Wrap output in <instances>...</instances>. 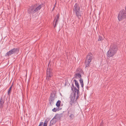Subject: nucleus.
<instances>
[{"instance_id":"nucleus-1","label":"nucleus","mask_w":126,"mask_h":126,"mask_svg":"<svg viewBox=\"0 0 126 126\" xmlns=\"http://www.w3.org/2000/svg\"><path fill=\"white\" fill-rule=\"evenodd\" d=\"M73 12L79 19H80L83 14L81 5L78 3H76L73 7Z\"/></svg>"},{"instance_id":"nucleus-2","label":"nucleus","mask_w":126,"mask_h":126,"mask_svg":"<svg viewBox=\"0 0 126 126\" xmlns=\"http://www.w3.org/2000/svg\"><path fill=\"white\" fill-rule=\"evenodd\" d=\"M44 4L42 3L38 6H37V4H35L32 6L27 9V13L30 14V15H33L34 13L40 10L43 6Z\"/></svg>"},{"instance_id":"nucleus-3","label":"nucleus","mask_w":126,"mask_h":126,"mask_svg":"<svg viewBox=\"0 0 126 126\" xmlns=\"http://www.w3.org/2000/svg\"><path fill=\"white\" fill-rule=\"evenodd\" d=\"M67 115L69 116L70 120H73L74 117V114L75 111L74 108L72 107L67 109Z\"/></svg>"},{"instance_id":"nucleus-4","label":"nucleus","mask_w":126,"mask_h":126,"mask_svg":"<svg viewBox=\"0 0 126 126\" xmlns=\"http://www.w3.org/2000/svg\"><path fill=\"white\" fill-rule=\"evenodd\" d=\"M94 58L93 55L91 53H89L86 57L85 64V67H88L90 64L91 60Z\"/></svg>"},{"instance_id":"nucleus-5","label":"nucleus","mask_w":126,"mask_h":126,"mask_svg":"<svg viewBox=\"0 0 126 126\" xmlns=\"http://www.w3.org/2000/svg\"><path fill=\"white\" fill-rule=\"evenodd\" d=\"M126 18V12L124 10H123L119 13L118 16L119 20L121 21Z\"/></svg>"},{"instance_id":"nucleus-6","label":"nucleus","mask_w":126,"mask_h":126,"mask_svg":"<svg viewBox=\"0 0 126 126\" xmlns=\"http://www.w3.org/2000/svg\"><path fill=\"white\" fill-rule=\"evenodd\" d=\"M18 52V49L15 48L7 52L6 53L5 56L9 57L12 54H17Z\"/></svg>"},{"instance_id":"nucleus-7","label":"nucleus","mask_w":126,"mask_h":126,"mask_svg":"<svg viewBox=\"0 0 126 126\" xmlns=\"http://www.w3.org/2000/svg\"><path fill=\"white\" fill-rule=\"evenodd\" d=\"M52 70L50 69V68L48 67L47 71L46 79L48 80L50 79L51 77L52 76Z\"/></svg>"},{"instance_id":"nucleus-8","label":"nucleus","mask_w":126,"mask_h":126,"mask_svg":"<svg viewBox=\"0 0 126 126\" xmlns=\"http://www.w3.org/2000/svg\"><path fill=\"white\" fill-rule=\"evenodd\" d=\"M117 50V46L115 45L111 48V57L116 52Z\"/></svg>"},{"instance_id":"nucleus-9","label":"nucleus","mask_w":126,"mask_h":126,"mask_svg":"<svg viewBox=\"0 0 126 126\" xmlns=\"http://www.w3.org/2000/svg\"><path fill=\"white\" fill-rule=\"evenodd\" d=\"M55 94L54 93H51L49 98V102L51 104L54 102L55 99Z\"/></svg>"},{"instance_id":"nucleus-10","label":"nucleus","mask_w":126,"mask_h":126,"mask_svg":"<svg viewBox=\"0 0 126 126\" xmlns=\"http://www.w3.org/2000/svg\"><path fill=\"white\" fill-rule=\"evenodd\" d=\"M57 117L55 116L51 120L50 122V126H52L53 124H55L56 122Z\"/></svg>"},{"instance_id":"nucleus-11","label":"nucleus","mask_w":126,"mask_h":126,"mask_svg":"<svg viewBox=\"0 0 126 126\" xmlns=\"http://www.w3.org/2000/svg\"><path fill=\"white\" fill-rule=\"evenodd\" d=\"M4 102V101L1 97L0 100V108H3Z\"/></svg>"},{"instance_id":"nucleus-12","label":"nucleus","mask_w":126,"mask_h":126,"mask_svg":"<svg viewBox=\"0 0 126 126\" xmlns=\"http://www.w3.org/2000/svg\"><path fill=\"white\" fill-rule=\"evenodd\" d=\"M81 75L79 73H76L75 75H74V78H75L76 79L78 78H81Z\"/></svg>"},{"instance_id":"nucleus-13","label":"nucleus","mask_w":126,"mask_h":126,"mask_svg":"<svg viewBox=\"0 0 126 126\" xmlns=\"http://www.w3.org/2000/svg\"><path fill=\"white\" fill-rule=\"evenodd\" d=\"M79 81L81 85V87L83 89L84 83L83 80L82 79L80 78L79 79Z\"/></svg>"},{"instance_id":"nucleus-14","label":"nucleus","mask_w":126,"mask_h":126,"mask_svg":"<svg viewBox=\"0 0 126 126\" xmlns=\"http://www.w3.org/2000/svg\"><path fill=\"white\" fill-rule=\"evenodd\" d=\"M74 81L75 82V86L77 87L78 89H79V87L78 82L76 80H74Z\"/></svg>"},{"instance_id":"nucleus-15","label":"nucleus","mask_w":126,"mask_h":126,"mask_svg":"<svg viewBox=\"0 0 126 126\" xmlns=\"http://www.w3.org/2000/svg\"><path fill=\"white\" fill-rule=\"evenodd\" d=\"M61 103V101L60 100H58L56 104V106L58 107H59L60 106V104Z\"/></svg>"},{"instance_id":"nucleus-16","label":"nucleus","mask_w":126,"mask_h":126,"mask_svg":"<svg viewBox=\"0 0 126 126\" xmlns=\"http://www.w3.org/2000/svg\"><path fill=\"white\" fill-rule=\"evenodd\" d=\"M110 49H109V50L108 51V52H107V58L108 59H109L110 57Z\"/></svg>"},{"instance_id":"nucleus-17","label":"nucleus","mask_w":126,"mask_h":126,"mask_svg":"<svg viewBox=\"0 0 126 126\" xmlns=\"http://www.w3.org/2000/svg\"><path fill=\"white\" fill-rule=\"evenodd\" d=\"M71 90L73 91V89L74 90H76V88L75 87H74L73 83H72V86L71 87Z\"/></svg>"},{"instance_id":"nucleus-18","label":"nucleus","mask_w":126,"mask_h":126,"mask_svg":"<svg viewBox=\"0 0 126 126\" xmlns=\"http://www.w3.org/2000/svg\"><path fill=\"white\" fill-rule=\"evenodd\" d=\"M13 86V84L10 87L9 89L8 90V94L9 95H10V94L11 93V89Z\"/></svg>"},{"instance_id":"nucleus-19","label":"nucleus","mask_w":126,"mask_h":126,"mask_svg":"<svg viewBox=\"0 0 126 126\" xmlns=\"http://www.w3.org/2000/svg\"><path fill=\"white\" fill-rule=\"evenodd\" d=\"M76 90H74L73 91V95L72 96L75 97H76Z\"/></svg>"},{"instance_id":"nucleus-20","label":"nucleus","mask_w":126,"mask_h":126,"mask_svg":"<svg viewBox=\"0 0 126 126\" xmlns=\"http://www.w3.org/2000/svg\"><path fill=\"white\" fill-rule=\"evenodd\" d=\"M59 17H60V15L59 14H58L57 16V18H56V20H57V21H58L59 19Z\"/></svg>"},{"instance_id":"nucleus-21","label":"nucleus","mask_w":126,"mask_h":126,"mask_svg":"<svg viewBox=\"0 0 126 126\" xmlns=\"http://www.w3.org/2000/svg\"><path fill=\"white\" fill-rule=\"evenodd\" d=\"M77 92V95H79V89H76V93Z\"/></svg>"},{"instance_id":"nucleus-22","label":"nucleus","mask_w":126,"mask_h":126,"mask_svg":"<svg viewBox=\"0 0 126 126\" xmlns=\"http://www.w3.org/2000/svg\"><path fill=\"white\" fill-rule=\"evenodd\" d=\"M58 21H57V20H56L55 22V25H54V28H55V27H56L57 26V25L58 23Z\"/></svg>"},{"instance_id":"nucleus-23","label":"nucleus","mask_w":126,"mask_h":126,"mask_svg":"<svg viewBox=\"0 0 126 126\" xmlns=\"http://www.w3.org/2000/svg\"><path fill=\"white\" fill-rule=\"evenodd\" d=\"M102 40V37L101 36H99V38L98 39V41H100Z\"/></svg>"},{"instance_id":"nucleus-24","label":"nucleus","mask_w":126,"mask_h":126,"mask_svg":"<svg viewBox=\"0 0 126 126\" xmlns=\"http://www.w3.org/2000/svg\"><path fill=\"white\" fill-rule=\"evenodd\" d=\"M74 101H73L72 100H70V105L72 106V104L74 103Z\"/></svg>"},{"instance_id":"nucleus-25","label":"nucleus","mask_w":126,"mask_h":126,"mask_svg":"<svg viewBox=\"0 0 126 126\" xmlns=\"http://www.w3.org/2000/svg\"><path fill=\"white\" fill-rule=\"evenodd\" d=\"M57 110H58V109H56L55 108H54V109L52 110V111L53 112H56Z\"/></svg>"},{"instance_id":"nucleus-26","label":"nucleus","mask_w":126,"mask_h":126,"mask_svg":"<svg viewBox=\"0 0 126 126\" xmlns=\"http://www.w3.org/2000/svg\"><path fill=\"white\" fill-rule=\"evenodd\" d=\"M47 126V122L46 120L44 123L43 126Z\"/></svg>"},{"instance_id":"nucleus-27","label":"nucleus","mask_w":126,"mask_h":126,"mask_svg":"<svg viewBox=\"0 0 126 126\" xmlns=\"http://www.w3.org/2000/svg\"><path fill=\"white\" fill-rule=\"evenodd\" d=\"M75 98V97L74 96V97H73V96H72V98H71V99L70 100H71L72 101H72H74Z\"/></svg>"},{"instance_id":"nucleus-28","label":"nucleus","mask_w":126,"mask_h":126,"mask_svg":"<svg viewBox=\"0 0 126 126\" xmlns=\"http://www.w3.org/2000/svg\"><path fill=\"white\" fill-rule=\"evenodd\" d=\"M43 122H41L38 126H43Z\"/></svg>"},{"instance_id":"nucleus-29","label":"nucleus","mask_w":126,"mask_h":126,"mask_svg":"<svg viewBox=\"0 0 126 126\" xmlns=\"http://www.w3.org/2000/svg\"><path fill=\"white\" fill-rule=\"evenodd\" d=\"M79 95H77L76 96V99L77 100V99L78 98V97H79Z\"/></svg>"},{"instance_id":"nucleus-30","label":"nucleus","mask_w":126,"mask_h":126,"mask_svg":"<svg viewBox=\"0 0 126 126\" xmlns=\"http://www.w3.org/2000/svg\"><path fill=\"white\" fill-rule=\"evenodd\" d=\"M100 126H103V125L102 124H101Z\"/></svg>"},{"instance_id":"nucleus-31","label":"nucleus","mask_w":126,"mask_h":126,"mask_svg":"<svg viewBox=\"0 0 126 126\" xmlns=\"http://www.w3.org/2000/svg\"><path fill=\"white\" fill-rule=\"evenodd\" d=\"M54 7H54L53 8V10L54 9Z\"/></svg>"},{"instance_id":"nucleus-32","label":"nucleus","mask_w":126,"mask_h":126,"mask_svg":"<svg viewBox=\"0 0 126 126\" xmlns=\"http://www.w3.org/2000/svg\"><path fill=\"white\" fill-rule=\"evenodd\" d=\"M56 3H55V4L54 5V7L55 6V4H56Z\"/></svg>"},{"instance_id":"nucleus-33","label":"nucleus","mask_w":126,"mask_h":126,"mask_svg":"<svg viewBox=\"0 0 126 126\" xmlns=\"http://www.w3.org/2000/svg\"><path fill=\"white\" fill-rule=\"evenodd\" d=\"M55 19H54V21H53V22H54V21H55Z\"/></svg>"}]
</instances>
